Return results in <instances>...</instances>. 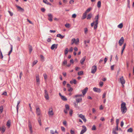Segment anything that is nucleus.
<instances>
[{
    "mask_svg": "<svg viewBox=\"0 0 134 134\" xmlns=\"http://www.w3.org/2000/svg\"><path fill=\"white\" fill-rule=\"evenodd\" d=\"M76 41V39L75 38H72L71 41V44H73Z\"/></svg>",
    "mask_w": 134,
    "mask_h": 134,
    "instance_id": "37",
    "label": "nucleus"
},
{
    "mask_svg": "<svg viewBox=\"0 0 134 134\" xmlns=\"http://www.w3.org/2000/svg\"><path fill=\"white\" fill-rule=\"evenodd\" d=\"M92 9V8H91V7L89 8H88L86 10V11L85 12V13H86L87 14V13L89 12L90 11V10H91Z\"/></svg>",
    "mask_w": 134,
    "mask_h": 134,
    "instance_id": "23",
    "label": "nucleus"
},
{
    "mask_svg": "<svg viewBox=\"0 0 134 134\" xmlns=\"http://www.w3.org/2000/svg\"><path fill=\"white\" fill-rule=\"evenodd\" d=\"M97 69V66L96 65L93 66L91 68V72L92 74H94L96 72Z\"/></svg>",
    "mask_w": 134,
    "mask_h": 134,
    "instance_id": "2",
    "label": "nucleus"
},
{
    "mask_svg": "<svg viewBox=\"0 0 134 134\" xmlns=\"http://www.w3.org/2000/svg\"><path fill=\"white\" fill-rule=\"evenodd\" d=\"M92 16V14L91 13L89 14L87 16V19L88 20H90Z\"/></svg>",
    "mask_w": 134,
    "mask_h": 134,
    "instance_id": "20",
    "label": "nucleus"
},
{
    "mask_svg": "<svg viewBox=\"0 0 134 134\" xmlns=\"http://www.w3.org/2000/svg\"><path fill=\"white\" fill-rule=\"evenodd\" d=\"M61 98L64 101H66L67 100V98L63 96H62Z\"/></svg>",
    "mask_w": 134,
    "mask_h": 134,
    "instance_id": "26",
    "label": "nucleus"
},
{
    "mask_svg": "<svg viewBox=\"0 0 134 134\" xmlns=\"http://www.w3.org/2000/svg\"><path fill=\"white\" fill-rule=\"evenodd\" d=\"M67 60H64L63 62V64H67Z\"/></svg>",
    "mask_w": 134,
    "mask_h": 134,
    "instance_id": "61",
    "label": "nucleus"
},
{
    "mask_svg": "<svg viewBox=\"0 0 134 134\" xmlns=\"http://www.w3.org/2000/svg\"><path fill=\"white\" fill-rule=\"evenodd\" d=\"M23 75V73L22 72H21L20 73L19 75V78L20 79L21 78V77Z\"/></svg>",
    "mask_w": 134,
    "mask_h": 134,
    "instance_id": "59",
    "label": "nucleus"
},
{
    "mask_svg": "<svg viewBox=\"0 0 134 134\" xmlns=\"http://www.w3.org/2000/svg\"><path fill=\"white\" fill-rule=\"evenodd\" d=\"M76 102L77 103H79L82 101V98H76Z\"/></svg>",
    "mask_w": 134,
    "mask_h": 134,
    "instance_id": "21",
    "label": "nucleus"
},
{
    "mask_svg": "<svg viewBox=\"0 0 134 134\" xmlns=\"http://www.w3.org/2000/svg\"><path fill=\"white\" fill-rule=\"evenodd\" d=\"M86 15H87V14L86 13H85V12L83 14V16L82 18V19H84L86 18Z\"/></svg>",
    "mask_w": 134,
    "mask_h": 134,
    "instance_id": "28",
    "label": "nucleus"
},
{
    "mask_svg": "<svg viewBox=\"0 0 134 134\" xmlns=\"http://www.w3.org/2000/svg\"><path fill=\"white\" fill-rule=\"evenodd\" d=\"M57 36L58 37L62 39L64 37V36H63L60 34H58L57 35Z\"/></svg>",
    "mask_w": 134,
    "mask_h": 134,
    "instance_id": "19",
    "label": "nucleus"
},
{
    "mask_svg": "<svg viewBox=\"0 0 134 134\" xmlns=\"http://www.w3.org/2000/svg\"><path fill=\"white\" fill-rule=\"evenodd\" d=\"M57 44H53L51 48L52 50H53L55 48L56 49L57 48Z\"/></svg>",
    "mask_w": 134,
    "mask_h": 134,
    "instance_id": "15",
    "label": "nucleus"
},
{
    "mask_svg": "<svg viewBox=\"0 0 134 134\" xmlns=\"http://www.w3.org/2000/svg\"><path fill=\"white\" fill-rule=\"evenodd\" d=\"M41 10L42 12H44L45 10V9L44 8H41Z\"/></svg>",
    "mask_w": 134,
    "mask_h": 134,
    "instance_id": "64",
    "label": "nucleus"
},
{
    "mask_svg": "<svg viewBox=\"0 0 134 134\" xmlns=\"http://www.w3.org/2000/svg\"><path fill=\"white\" fill-rule=\"evenodd\" d=\"M132 131H133V129L131 128H129V129H128V130H127V132H132Z\"/></svg>",
    "mask_w": 134,
    "mask_h": 134,
    "instance_id": "39",
    "label": "nucleus"
},
{
    "mask_svg": "<svg viewBox=\"0 0 134 134\" xmlns=\"http://www.w3.org/2000/svg\"><path fill=\"white\" fill-rule=\"evenodd\" d=\"M6 125L8 127H10V122L9 120H8L7 121Z\"/></svg>",
    "mask_w": 134,
    "mask_h": 134,
    "instance_id": "34",
    "label": "nucleus"
},
{
    "mask_svg": "<svg viewBox=\"0 0 134 134\" xmlns=\"http://www.w3.org/2000/svg\"><path fill=\"white\" fill-rule=\"evenodd\" d=\"M48 20L50 21H52V15L51 14H48Z\"/></svg>",
    "mask_w": 134,
    "mask_h": 134,
    "instance_id": "11",
    "label": "nucleus"
},
{
    "mask_svg": "<svg viewBox=\"0 0 134 134\" xmlns=\"http://www.w3.org/2000/svg\"><path fill=\"white\" fill-rule=\"evenodd\" d=\"M69 51V49L68 48H66L64 51V53L65 55L66 54L68 53Z\"/></svg>",
    "mask_w": 134,
    "mask_h": 134,
    "instance_id": "31",
    "label": "nucleus"
},
{
    "mask_svg": "<svg viewBox=\"0 0 134 134\" xmlns=\"http://www.w3.org/2000/svg\"><path fill=\"white\" fill-rule=\"evenodd\" d=\"M76 16V14H74L72 15V17L73 18H75Z\"/></svg>",
    "mask_w": 134,
    "mask_h": 134,
    "instance_id": "50",
    "label": "nucleus"
},
{
    "mask_svg": "<svg viewBox=\"0 0 134 134\" xmlns=\"http://www.w3.org/2000/svg\"><path fill=\"white\" fill-rule=\"evenodd\" d=\"M72 109H71L69 111V114L71 116L72 115Z\"/></svg>",
    "mask_w": 134,
    "mask_h": 134,
    "instance_id": "51",
    "label": "nucleus"
},
{
    "mask_svg": "<svg viewBox=\"0 0 134 134\" xmlns=\"http://www.w3.org/2000/svg\"><path fill=\"white\" fill-rule=\"evenodd\" d=\"M107 58H106V57H105L104 59V64H105L107 62Z\"/></svg>",
    "mask_w": 134,
    "mask_h": 134,
    "instance_id": "53",
    "label": "nucleus"
},
{
    "mask_svg": "<svg viewBox=\"0 0 134 134\" xmlns=\"http://www.w3.org/2000/svg\"><path fill=\"white\" fill-rule=\"evenodd\" d=\"M5 131V129L3 127H2L1 129V132L2 133H4Z\"/></svg>",
    "mask_w": 134,
    "mask_h": 134,
    "instance_id": "43",
    "label": "nucleus"
},
{
    "mask_svg": "<svg viewBox=\"0 0 134 134\" xmlns=\"http://www.w3.org/2000/svg\"><path fill=\"white\" fill-rule=\"evenodd\" d=\"M92 130H95L96 129V128L95 127V126L94 125H93L92 127Z\"/></svg>",
    "mask_w": 134,
    "mask_h": 134,
    "instance_id": "48",
    "label": "nucleus"
},
{
    "mask_svg": "<svg viewBox=\"0 0 134 134\" xmlns=\"http://www.w3.org/2000/svg\"><path fill=\"white\" fill-rule=\"evenodd\" d=\"M73 83L75 84H76V80L75 79H73Z\"/></svg>",
    "mask_w": 134,
    "mask_h": 134,
    "instance_id": "62",
    "label": "nucleus"
},
{
    "mask_svg": "<svg viewBox=\"0 0 134 134\" xmlns=\"http://www.w3.org/2000/svg\"><path fill=\"white\" fill-rule=\"evenodd\" d=\"M65 108L66 109L69 110V106L68 104H66L65 105Z\"/></svg>",
    "mask_w": 134,
    "mask_h": 134,
    "instance_id": "35",
    "label": "nucleus"
},
{
    "mask_svg": "<svg viewBox=\"0 0 134 134\" xmlns=\"http://www.w3.org/2000/svg\"><path fill=\"white\" fill-rule=\"evenodd\" d=\"M16 6L17 7L19 11L23 12L24 11V9L18 6L17 5H16Z\"/></svg>",
    "mask_w": 134,
    "mask_h": 134,
    "instance_id": "17",
    "label": "nucleus"
},
{
    "mask_svg": "<svg viewBox=\"0 0 134 134\" xmlns=\"http://www.w3.org/2000/svg\"><path fill=\"white\" fill-rule=\"evenodd\" d=\"M36 113L37 115H39L41 114V111L39 108H36Z\"/></svg>",
    "mask_w": 134,
    "mask_h": 134,
    "instance_id": "13",
    "label": "nucleus"
},
{
    "mask_svg": "<svg viewBox=\"0 0 134 134\" xmlns=\"http://www.w3.org/2000/svg\"><path fill=\"white\" fill-rule=\"evenodd\" d=\"M88 90V88L87 87H86L84 89L82 90L81 91L83 95H84L85 94Z\"/></svg>",
    "mask_w": 134,
    "mask_h": 134,
    "instance_id": "12",
    "label": "nucleus"
},
{
    "mask_svg": "<svg viewBox=\"0 0 134 134\" xmlns=\"http://www.w3.org/2000/svg\"><path fill=\"white\" fill-rule=\"evenodd\" d=\"M126 45V43H125L124 44L122 47V49H123V50H124V49L125 48Z\"/></svg>",
    "mask_w": 134,
    "mask_h": 134,
    "instance_id": "52",
    "label": "nucleus"
},
{
    "mask_svg": "<svg viewBox=\"0 0 134 134\" xmlns=\"http://www.w3.org/2000/svg\"><path fill=\"white\" fill-rule=\"evenodd\" d=\"M65 26L66 27L68 28H69L70 27V25L68 23L66 24L65 25Z\"/></svg>",
    "mask_w": 134,
    "mask_h": 134,
    "instance_id": "47",
    "label": "nucleus"
},
{
    "mask_svg": "<svg viewBox=\"0 0 134 134\" xmlns=\"http://www.w3.org/2000/svg\"><path fill=\"white\" fill-rule=\"evenodd\" d=\"M69 88L68 90V91L69 92L72 91L73 90V88L71 87Z\"/></svg>",
    "mask_w": 134,
    "mask_h": 134,
    "instance_id": "55",
    "label": "nucleus"
},
{
    "mask_svg": "<svg viewBox=\"0 0 134 134\" xmlns=\"http://www.w3.org/2000/svg\"><path fill=\"white\" fill-rule=\"evenodd\" d=\"M79 42V38H77L76 40V41L74 43L75 44H77Z\"/></svg>",
    "mask_w": 134,
    "mask_h": 134,
    "instance_id": "42",
    "label": "nucleus"
},
{
    "mask_svg": "<svg viewBox=\"0 0 134 134\" xmlns=\"http://www.w3.org/2000/svg\"><path fill=\"white\" fill-rule=\"evenodd\" d=\"M118 27L121 29L123 27V24L122 23H121L118 25Z\"/></svg>",
    "mask_w": 134,
    "mask_h": 134,
    "instance_id": "41",
    "label": "nucleus"
},
{
    "mask_svg": "<svg viewBox=\"0 0 134 134\" xmlns=\"http://www.w3.org/2000/svg\"><path fill=\"white\" fill-rule=\"evenodd\" d=\"M99 18V14L97 15L94 18V20L95 21L94 22L95 23H98V21Z\"/></svg>",
    "mask_w": 134,
    "mask_h": 134,
    "instance_id": "14",
    "label": "nucleus"
},
{
    "mask_svg": "<svg viewBox=\"0 0 134 134\" xmlns=\"http://www.w3.org/2000/svg\"><path fill=\"white\" fill-rule=\"evenodd\" d=\"M119 120L118 119H117L116 120V125L118 126L119 124Z\"/></svg>",
    "mask_w": 134,
    "mask_h": 134,
    "instance_id": "44",
    "label": "nucleus"
},
{
    "mask_svg": "<svg viewBox=\"0 0 134 134\" xmlns=\"http://www.w3.org/2000/svg\"><path fill=\"white\" fill-rule=\"evenodd\" d=\"M10 46H11V50H10V51H9L8 54V55H9L11 54V53H12V49H13V46L12 45H10Z\"/></svg>",
    "mask_w": 134,
    "mask_h": 134,
    "instance_id": "25",
    "label": "nucleus"
},
{
    "mask_svg": "<svg viewBox=\"0 0 134 134\" xmlns=\"http://www.w3.org/2000/svg\"><path fill=\"white\" fill-rule=\"evenodd\" d=\"M20 103V100H19L17 102V105L16 106V109L17 113L18 112V105Z\"/></svg>",
    "mask_w": 134,
    "mask_h": 134,
    "instance_id": "22",
    "label": "nucleus"
},
{
    "mask_svg": "<svg viewBox=\"0 0 134 134\" xmlns=\"http://www.w3.org/2000/svg\"><path fill=\"white\" fill-rule=\"evenodd\" d=\"M98 23H95V24H94V29H96L97 27V25Z\"/></svg>",
    "mask_w": 134,
    "mask_h": 134,
    "instance_id": "40",
    "label": "nucleus"
},
{
    "mask_svg": "<svg viewBox=\"0 0 134 134\" xmlns=\"http://www.w3.org/2000/svg\"><path fill=\"white\" fill-rule=\"evenodd\" d=\"M70 133L71 134H74L75 132L74 131L72 130H71L70 131Z\"/></svg>",
    "mask_w": 134,
    "mask_h": 134,
    "instance_id": "60",
    "label": "nucleus"
},
{
    "mask_svg": "<svg viewBox=\"0 0 134 134\" xmlns=\"http://www.w3.org/2000/svg\"><path fill=\"white\" fill-rule=\"evenodd\" d=\"M43 76L44 77V78L45 80H46L47 78V76L46 74V73H44L43 75Z\"/></svg>",
    "mask_w": 134,
    "mask_h": 134,
    "instance_id": "46",
    "label": "nucleus"
},
{
    "mask_svg": "<svg viewBox=\"0 0 134 134\" xmlns=\"http://www.w3.org/2000/svg\"><path fill=\"white\" fill-rule=\"evenodd\" d=\"M78 75L79 76L82 75H83V71H81L78 72Z\"/></svg>",
    "mask_w": 134,
    "mask_h": 134,
    "instance_id": "27",
    "label": "nucleus"
},
{
    "mask_svg": "<svg viewBox=\"0 0 134 134\" xmlns=\"http://www.w3.org/2000/svg\"><path fill=\"white\" fill-rule=\"evenodd\" d=\"M93 90L94 92L98 93H100L101 91L100 89L95 87L93 88Z\"/></svg>",
    "mask_w": 134,
    "mask_h": 134,
    "instance_id": "10",
    "label": "nucleus"
},
{
    "mask_svg": "<svg viewBox=\"0 0 134 134\" xmlns=\"http://www.w3.org/2000/svg\"><path fill=\"white\" fill-rule=\"evenodd\" d=\"M100 120H101L102 121H103L105 120V119L103 117H102L101 118Z\"/></svg>",
    "mask_w": 134,
    "mask_h": 134,
    "instance_id": "63",
    "label": "nucleus"
},
{
    "mask_svg": "<svg viewBox=\"0 0 134 134\" xmlns=\"http://www.w3.org/2000/svg\"><path fill=\"white\" fill-rule=\"evenodd\" d=\"M99 85L100 86L102 87L103 85V82L102 81L99 82Z\"/></svg>",
    "mask_w": 134,
    "mask_h": 134,
    "instance_id": "54",
    "label": "nucleus"
},
{
    "mask_svg": "<svg viewBox=\"0 0 134 134\" xmlns=\"http://www.w3.org/2000/svg\"><path fill=\"white\" fill-rule=\"evenodd\" d=\"M40 58H41V59L43 60V61L44 60V56L42 55H40Z\"/></svg>",
    "mask_w": 134,
    "mask_h": 134,
    "instance_id": "56",
    "label": "nucleus"
},
{
    "mask_svg": "<svg viewBox=\"0 0 134 134\" xmlns=\"http://www.w3.org/2000/svg\"><path fill=\"white\" fill-rule=\"evenodd\" d=\"M78 115L79 117L81 118L82 119H83L85 117V116L82 115V114H78Z\"/></svg>",
    "mask_w": 134,
    "mask_h": 134,
    "instance_id": "32",
    "label": "nucleus"
},
{
    "mask_svg": "<svg viewBox=\"0 0 134 134\" xmlns=\"http://www.w3.org/2000/svg\"><path fill=\"white\" fill-rule=\"evenodd\" d=\"M8 12L9 13L10 15L12 16L13 15V13L12 12H11L10 11H8Z\"/></svg>",
    "mask_w": 134,
    "mask_h": 134,
    "instance_id": "58",
    "label": "nucleus"
},
{
    "mask_svg": "<svg viewBox=\"0 0 134 134\" xmlns=\"http://www.w3.org/2000/svg\"><path fill=\"white\" fill-rule=\"evenodd\" d=\"M86 58V56L84 57L80 60V63L82 65L83 64V63L85 60Z\"/></svg>",
    "mask_w": 134,
    "mask_h": 134,
    "instance_id": "16",
    "label": "nucleus"
},
{
    "mask_svg": "<svg viewBox=\"0 0 134 134\" xmlns=\"http://www.w3.org/2000/svg\"><path fill=\"white\" fill-rule=\"evenodd\" d=\"M43 2L44 3L48 5H51V4L48 2L47 0H43Z\"/></svg>",
    "mask_w": 134,
    "mask_h": 134,
    "instance_id": "24",
    "label": "nucleus"
},
{
    "mask_svg": "<svg viewBox=\"0 0 134 134\" xmlns=\"http://www.w3.org/2000/svg\"><path fill=\"white\" fill-rule=\"evenodd\" d=\"M82 96V94H77L74 96L73 97L74 98H76L77 97H80Z\"/></svg>",
    "mask_w": 134,
    "mask_h": 134,
    "instance_id": "36",
    "label": "nucleus"
},
{
    "mask_svg": "<svg viewBox=\"0 0 134 134\" xmlns=\"http://www.w3.org/2000/svg\"><path fill=\"white\" fill-rule=\"evenodd\" d=\"M28 126L29 128L30 132H33L31 124L30 121V120L28 121Z\"/></svg>",
    "mask_w": 134,
    "mask_h": 134,
    "instance_id": "3",
    "label": "nucleus"
},
{
    "mask_svg": "<svg viewBox=\"0 0 134 134\" xmlns=\"http://www.w3.org/2000/svg\"><path fill=\"white\" fill-rule=\"evenodd\" d=\"M118 126H116L115 128H114L113 129L112 133L114 134H118V133L116 131H118Z\"/></svg>",
    "mask_w": 134,
    "mask_h": 134,
    "instance_id": "4",
    "label": "nucleus"
},
{
    "mask_svg": "<svg viewBox=\"0 0 134 134\" xmlns=\"http://www.w3.org/2000/svg\"><path fill=\"white\" fill-rule=\"evenodd\" d=\"M29 53L31 54V52L32 50V46L31 45H29Z\"/></svg>",
    "mask_w": 134,
    "mask_h": 134,
    "instance_id": "18",
    "label": "nucleus"
},
{
    "mask_svg": "<svg viewBox=\"0 0 134 134\" xmlns=\"http://www.w3.org/2000/svg\"><path fill=\"white\" fill-rule=\"evenodd\" d=\"M36 84L38 85H39L40 83V79H36Z\"/></svg>",
    "mask_w": 134,
    "mask_h": 134,
    "instance_id": "30",
    "label": "nucleus"
},
{
    "mask_svg": "<svg viewBox=\"0 0 134 134\" xmlns=\"http://www.w3.org/2000/svg\"><path fill=\"white\" fill-rule=\"evenodd\" d=\"M121 110L122 114L125 113L127 110L126 107V104L125 102H123L121 104Z\"/></svg>",
    "mask_w": 134,
    "mask_h": 134,
    "instance_id": "1",
    "label": "nucleus"
},
{
    "mask_svg": "<svg viewBox=\"0 0 134 134\" xmlns=\"http://www.w3.org/2000/svg\"><path fill=\"white\" fill-rule=\"evenodd\" d=\"M61 129L62 131H65V128L64 127L62 126L61 127Z\"/></svg>",
    "mask_w": 134,
    "mask_h": 134,
    "instance_id": "57",
    "label": "nucleus"
},
{
    "mask_svg": "<svg viewBox=\"0 0 134 134\" xmlns=\"http://www.w3.org/2000/svg\"><path fill=\"white\" fill-rule=\"evenodd\" d=\"M124 42V38L123 37H122L119 41V45L120 46H121L123 43Z\"/></svg>",
    "mask_w": 134,
    "mask_h": 134,
    "instance_id": "9",
    "label": "nucleus"
},
{
    "mask_svg": "<svg viewBox=\"0 0 134 134\" xmlns=\"http://www.w3.org/2000/svg\"><path fill=\"white\" fill-rule=\"evenodd\" d=\"M120 82L122 85H124L125 83V81L124 78L123 76H122L121 77H120Z\"/></svg>",
    "mask_w": 134,
    "mask_h": 134,
    "instance_id": "8",
    "label": "nucleus"
},
{
    "mask_svg": "<svg viewBox=\"0 0 134 134\" xmlns=\"http://www.w3.org/2000/svg\"><path fill=\"white\" fill-rule=\"evenodd\" d=\"M101 2L100 1H99L97 3V7L99 8H100L101 7Z\"/></svg>",
    "mask_w": 134,
    "mask_h": 134,
    "instance_id": "33",
    "label": "nucleus"
},
{
    "mask_svg": "<svg viewBox=\"0 0 134 134\" xmlns=\"http://www.w3.org/2000/svg\"><path fill=\"white\" fill-rule=\"evenodd\" d=\"M45 94L44 95V97L47 100H48L49 99V97L48 96V93L47 91L45 90H44Z\"/></svg>",
    "mask_w": 134,
    "mask_h": 134,
    "instance_id": "6",
    "label": "nucleus"
},
{
    "mask_svg": "<svg viewBox=\"0 0 134 134\" xmlns=\"http://www.w3.org/2000/svg\"><path fill=\"white\" fill-rule=\"evenodd\" d=\"M82 127L84 129L82 130L80 133V134H83L85 132H86L87 130L86 127L85 126H82Z\"/></svg>",
    "mask_w": 134,
    "mask_h": 134,
    "instance_id": "7",
    "label": "nucleus"
},
{
    "mask_svg": "<svg viewBox=\"0 0 134 134\" xmlns=\"http://www.w3.org/2000/svg\"><path fill=\"white\" fill-rule=\"evenodd\" d=\"M107 93L106 92H104L103 94L102 98H104L106 95Z\"/></svg>",
    "mask_w": 134,
    "mask_h": 134,
    "instance_id": "45",
    "label": "nucleus"
},
{
    "mask_svg": "<svg viewBox=\"0 0 134 134\" xmlns=\"http://www.w3.org/2000/svg\"><path fill=\"white\" fill-rule=\"evenodd\" d=\"M3 110V106H1L0 107V114H1Z\"/></svg>",
    "mask_w": 134,
    "mask_h": 134,
    "instance_id": "38",
    "label": "nucleus"
},
{
    "mask_svg": "<svg viewBox=\"0 0 134 134\" xmlns=\"http://www.w3.org/2000/svg\"><path fill=\"white\" fill-rule=\"evenodd\" d=\"M38 61L37 60H35L32 63V66H33L35 65L36 64V63H37Z\"/></svg>",
    "mask_w": 134,
    "mask_h": 134,
    "instance_id": "29",
    "label": "nucleus"
},
{
    "mask_svg": "<svg viewBox=\"0 0 134 134\" xmlns=\"http://www.w3.org/2000/svg\"><path fill=\"white\" fill-rule=\"evenodd\" d=\"M48 115L49 116H53L54 115V113L53 111V109L51 107L49 109V111L48 112Z\"/></svg>",
    "mask_w": 134,
    "mask_h": 134,
    "instance_id": "5",
    "label": "nucleus"
},
{
    "mask_svg": "<svg viewBox=\"0 0 134 134\" xmlns=\"http://www.w3.org/2000/svg\"><path fill=\"white\" fill-rule=\"evenodd\" d=\"M88 31V30L87 28L84 29V33L85 34H86Z\"/></svg>",
    "mask_w": 134,
    "mask_h": 134,
    "instance_id": "49",
    "label": "nucleus"
}]
</instances>
